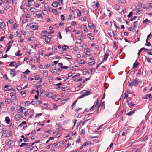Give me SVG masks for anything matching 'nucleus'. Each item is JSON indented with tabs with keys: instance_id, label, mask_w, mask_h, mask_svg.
I'll use <instances>...</instances> for the list:
<instances>
[{
	"instance_id": "f257e3e1",
	"label": "nucleus",
	"mask_w": 152,
	"mask_h": 152,
	"mask_svg": "<svg viewBox=\"0 0 152 152\" xmlns=\"http://www.w3.org/2000/svg\"><path fill=\"white\" fill-rule=\"evenodd\" d=\"M39 26L37 25L36 23H32L30 24V28L33 30H36L38 28Z\"/></svg>"
},
{
	"instance_id": "f03ea898",
	"label": "nucleus",
	"mask_w": 152,
	"mask_h": 152,
	"mask_svg": "<svg viewBox=\"0 0 152 152\" xmlns=\"http://www.w3.org/2000/svg\"><path fill=\"white\" fill-rule=\"evenodd\" d=\"M84 91L85 92H84L83 94H82L81 96H79V98L80 99L84 97L85 96L90 95L91 94L90 91H86L85 90H84Z\"/></svg>"
},
{
	"instance_id": "7ed1b4c3",
	"label": "nucleus",
	"mask_w": 152,
	"mask_h": 152,
	"mask_svg": "<svg viewBox=\"0 0 152 152\" xmlns=\"http://www.w3.org/2000/svg\"><path fill=\"white\" fill-rule=\"evenodd\" d=\"M34 17L37 16V18L41 19L42 18V15L39 13V12H36L34 13Z\"/></svg>"
},
{
	"instance_id": "20e7f679",
	"label": "nucleus",
	"mask_w": 152,
	"mask_h": 152,
	"mask_svg": "<svg viewBox=\"0 0 152 152\" xmlns=\"http://www.w3.org/2000/svg\"><path fill=\"white\" fill-rule=\"evenodd\" d=\"M10 74L12 76V77L16 76V71L15 69H11Z\"/></svg>"
},
{
	"instance_id": "39448f33",
	"label": "nucleus",
	"mask_w": 152,
	"mask_h": 152,
	"mask_svg": "<svg viewBox=\"0 0 152 152\" xmlns=\"http://www.w3.org/2000/svg\"><path fill=\"white\" fill-rule=\"evenodd\" d=\"M61 145H62V144L61 143L59 142V143H57L56 142V143H54V144H53V145L55 147H56L57 148H60L61 147Z\"/></svg>"
},
{
	"instance_id": "423d86ee",
	"label": "nucleus",
	"mask_w": 152,
	"mask_h": 152,
	"mask_svg": "<svg viewBox=\"0 0 152 152\" xmlns=\"http://www.w3.org/2000/svg\"><path fill=\"white\" fill-rule=\"evenodd\" d=\"M13 142L11 140H7L6 141L5 143L6 145H10L12 144Z\"/></svg>"
},
{
	"instance_id": "0eeeda50",
	"label": "nucleus",
	"mask_w": 152,
	"mask_h": 152,
	"mask_svg": "<svg viewBox=\"0 0 152 152\" xmlns=\"http://www.w3.org/2000/svg\"><path fill=\"white\" fill-rule=\"evenodd\" d=\"M132 82H133L134 85L136 86L138 84V80L137 79H136L133 80H132Z\"/></svg>"
},
{
	"instance_id": "6e6552de",
	"label": "nucleus",
	"mask_w": 152,
	"mask_h": 152,
	"mask_svg": "<svg viewBox=\"0 0 152 152\" xmlns=\"http://www.w3.org/2000/svg\"><path fill=\"white\" fill-rule=\"evenodd\" d=\"M151 94H149L146 95H145L142 98L143 99H147L150 97L151 96Z\"/></svg>"
},
{
	"instance_id": "1a4fd4ad",
	"label": "nucleus",
	"mask_w": 152,
	"mask_h": 152,
	"mask_svg": "<svg viewBox=\"0 0 152 152\" xmlns=\"http://www.w3.org/2000/svg\"><path fill=\"white\" fill-rule=\"evenodd\" d=\"M0 23H1L0 28L2 30H4L5 28V23H4L3 22H0Z\"/></svg>"
},
{
	"instance_id": "9d476101",
	"label": "nucleus",
	"mask_w": 152,
	"mask_h": 152,
	"mask_svg": "<svg viewBox=\"0 0 152 152\" xmlns=\"http://www.w3.org/2000/svg\"><path fill=\"white\" fill-rule=\"evenodd\" d=\"M10 96L12 97L14 100H15L16 99L15 97L16 94L13 93H11L10 94Z\"/></svg>"
},
{
	"instance_id": "9b49d317",
	"label": "nucleus",
	"mask_w": 152,
	"mask_h": 152,
	"mask_svg": "<svg viewBox=\"0 0 152 152\" xmlns=\"http://www.w3.org/2000/svg\"><path fill=\"white\" fill-rule=\"evenodd\" d=\"M35 57L37 59V61L39 62L40 61V56L37 54H35L34 55Z\"/></svg>"
},
{
	"instance_id": "f8f14e48",
	"label": "nucleus",
	"mask_w": 152,
	"mask_h": 152,
	"mask_svg": "<svg viewBox=\"0 0 152 152\" xmlns=\"http://www.w3.org/2000/svg\"><path fill=\"white\" fill-rule=\"evenodd\" d=\"M109 52L110 51L109 50H107L106 53H105V61L107 58Z\"/></svg>"
},
{
	"instance_id": "ddd939ff",
	"label": "nucleus",
	"mask_w": 152,
	"mask_h": 152,
	"mask_svg": "<svg viewBox=\"0 0 152 152\" xmlns=\"http://www.w3.org/2000/svg\"><path fill=\"white\" fill-rule=\"evenodd\" d=\"M58 5V2L56 1H55L54 2H53L52 4V6L54 7H57Z\"/></svg>"
},
{
	"instance_id": "4468645a",
	"label": "nucleus",
	"mask_w": 152,
	"mask_h": 152,
	"mask_svg": "<svg viewBox=\"0 0 152 152\" xmlns=\"http://www.w3.org/2000/svg\"><path fill=\"white\" fill-rule=\"evenodd\" d=\"M5 101L8 104H9L12 102V100L11 99L6 98L5 99Z\"/></svg>"
},
{
	"instance_id": "2eb2a0df",
	"label": "nucleus",
	"mask_w": 152,
	"mask_h": 152,
	"mask_svg": "<svg viewBox=\"0 0 152 152\" xmlns=\"http://www.w3.org/2000/svg\"><path fill=\"white\" fill-rule=\"evenodd\" d=\"M13 22V21L12 20L10 19L9 20L8 22H7V25H11L12 24Z\"/></svg>"
},
{
	"instance_id": "dca6fc26",
	"label": "nucleus",
	"mask_w": 152,
	"mask_h": 152,
	"mask_svg": "<svg viewBox=\"0 0 152 152\" xmlns=\"http://www.w3.org/2000/svg\"><path fill=\"white\" fill-rule=\"evenodd\" d=\"M43 75L45 77L47 76L48 75V71L47 70H45L43 72Z\"/></svg>"
},
{
	"instance_id": "f3484780",
	"label": "nucleus",
	"mask_w": 152,
	"mask_h": 152,
	"mask_svg": "<svg viewBox=\"0 0 152 152\" xmlns=\"http://www.w3.org/2000/svg\"><path fill=\"white\" fill-rule=\"evenodd\" d=\"M25 110L24 107H20V109H19V113H23V110Z\"/></svg>"
},
{
	"instance_id": "a211bd4d",
	"label": "nucleus",
	"mask_w": 152,
	"mask_h": 152,
	"mask_svg": "<svg viewBox=\"0 0 152 152\" xmlns=\"http://www.w3.org/2000/svg\"><path fill=\"white\" fill-rule=\"evenodd\" d=\"M5 120L7 123L9 124L10 122V120L8 117H6L5 118Z\"/></svg>"
},
{
	"instance_id": "6ab92c4d",
	"label": "nucleus",
	"mask_w": 152,
	"mask_h": 152,
	"mask_svg": "<svg viewBox=\"0 0 152 152\" xmlns=\"http://www.w3.org/2000/svg\"><path fill=\"white\" fill-rule=\"evenodd\" d=\"M43 14L45 15H47L48 14V12L47 10H43L42 11Z\"/></svg>"
},
{
	"instance_id": "aec40b11",
	"label": "nucleus",
	"mask_w": 152,
	"mask_h": 152,
	"mask_svg": "<svg viewBox=\"0 0 152 152\" xmlns=\"http://www.w3.org/2000/svg\"><path fill=\"white\" fill-rule=\"evenodd\" d=\"M15 64H16V62H15L12 61L10 63V64L9 65V66H13Z\"/></svg>"
},
{
	"instance_id": "412c9836",
	"label": "nucleus",
	"mask_w": 152,
	"mask_h": 152,
	"mask_svg": "<svg viewBox=\"0 0 152 152\" xmlns=\"http://www.w3.org/2000/svg\"><path fill=\"white\" fill-rule=\"evenodd\" d=\"M76 13L77 14V15L78 16H80L81 15V12L79 10H77L76 12Z\"/></svg>"
},
{
	"instance_id": "4be33fe9",
	"label": "nucleus",
	"mask_w": 152,
	"mask_h": 152,
	"mask_svg": "<svg viewBox=\"0 0 152 152\" xmlns=\"http://www.w3.org/2000/svg\"><path fill=\"white\" fill-rule=\"evenodd\" d=\"M4 106V103L1 102L0 103V111H1L2 110V106Z\"/></svg>"
},
{
	"instance_id": "5701e85b",
	"label": "nucleus",
	"mask_w": 152,
	"mask_h": 152,
	"mask_svg": "<svg viewBox=\"0 0 152 152\" xmlns=\"http://www.w3.org/2000/svg\"><path fill=\"white\" fill-rule=\"evenodd\" d=\"M128 86H130L132 87L134 85L132 81L131 82V83H130V82H128Z\"/></svg>"
},
{
	"instance_id": "b1692460",
	"label": "nucleus",
	"mask_w": 152,
	"mask_h": 152,
	"mask_svg": "<svg viewBox=\"0 0 152 152\" xmlns=\"http://www.w3.org/2000/svg\"><path fill=\"white\" fill-rule=\"evenodd\" d=\"M141 11V9L140 8H137L136 10V12L137 13H139Z\"/></svg>"
},
{
	"instance_id": "393cba45",
	"label": "nucleus",
	"mask_w": 152,
	"mask_h": 152,
	"mask_svg": "<svg viewBox=\"0 0 152 152\" xmlns=\"http://www.w3.org/2000/svg\"><path fill=\"white\" fill-rule=\"evenodd\" d=\"M150 22V21L148 20L147 19H146L145 20H144L143 23H148Z\"/></svg>"
},
{
	"instance_id": "a878e982",
	"label": "nucleus",
	"mask_w": 152,
	"mask_h": 152,
	"mask_svg": "<svg viewBox=\"0 0 152 152\" xmlns=\"http://www.w3.org/2000/svg\"><path fill=\"white\" fill-rule=\"evenodd\" d=\"M141 74V71L139 70H138V72L136 75V76L137 77H139Z\"/></svg>"
},
{
	"instance_id": "bb28decb",
	"label": "nucleus",
	"mask_w": 152,
	"mask_h": 152,
	"mask_svg": "<svg viewBox=\"0 0 152 152\" xmlns=\"http://www.w3.org/2000/svg\"><path fill=\"white\" fill-rule=\"evenodd\" d=\"M68 48V47L64 45L62 47V49L63 50H64V51H66L67 49Z\"/></svg>"
},
{
	"instance_id": "cd10ccee",
	"label": "nucleus",
	"mask_w": 152,
	"mask_h": 152,
	"mask_svg": "<svg viewBox=\"0 0 152 152\" xmlns=\"http://www.w3.org/2000/svg\"><path fill=\"white\" fill-rule=\"evenodd\" d=\"M21 62H19V63H18L16 64V65L15 66V68L16 69L18 66L21 65Z\"/></svg>"
},
{
	"instance_id": "c85d7f7f",
	"label": "nucleus",
	"mask_w": 152,
	"mask_h": 152,
	"mask_svg": "<svg viewBox=\"0 0 152 152\" xmlns=\"http://www.w3.org/2000/svg\"><path fill=\"white\" fill-rule=\"evenodd\" d=\"M26 121L22 122L19 126H21L24 125V124H26Z\"/></svg>"
},
{
	"instance_id": "c756f323",
	"label": "nucleus",
	"mask_w": 152,
	"mask_h": 152,
	"mask_svg": "<svg viewBox=\"0 0 152 152\" xmlns=\"http://www.w3.org/2000/svg\"><path fill=\"white\" fill-rule=\"evenodd\" d=\"M20 51L18 50L17 52L16 53L15 55L16 56H20L21 55V54H19Z\"/></svg>"
},
{
	"instance_id": "7c9ffc66",
	"label": "nucleus",
	"mask_w": 152,
	"mask_h": 152,
	"mask_svg": "<svg viewBox=\"0 0 152 152\" xmlns=\"http://www.w3.org/2000/svg\"><path fill=\"white\" fill-rule=\"evenodd\" d=\"M71 28L70 27H67L66 28V32L67 33L68 32H69V31L70 30V29Z\"/></svg>"
},
{
	"instance_id": "2f4dec72",
	"label": "nucleus",
	"mask_w": 152,
	"mask_h": 152,
	"mask_svg": "<svg viewBox=\"0 0 152 152\" xmlns=\"http://www.w3.org/2000/svg\"><path fill=\"white\" fill-rule=\"evenodd\" d=\"M127 134V131L124 132L122 133V135L123 136H126Z\"/></svg>"
},
{
	"instance_id": "473e14b6",
	"label": "nucleus",
	"mask_w": 152,
	"mask_h": 152,
	"mask_svg": "<svg viewBox=\"0 0 152 152\" xmlns=\"http://www.w3.org/2000/svg\"><path fill=\"white\" fill-rule=\"evenodd\" d=\"M39 79V75H36L35 79L36 80H37L38 79Z\"/></svg>"
},
{
	"instance_id": "72a5a7b5",
	"label": "nucleus",
	"mask_w": 152,
	"mask_h": 152,
	"mask_svg": "<svg viewBox=\"0 0 152 152\" xmlns=\"http://www.w3.org/2000/svg\"><path fill=\"white\" fill-rule=\"evenodd\" d=\"M32 148L35 151H37L38 149L37 148L36 146L32 147Z\"/></svg>"
},
{
	"instance_id": "f704fd0d",
	"label": "nucleus",
	"mask_w": 152,
	"mask_h": 152,
	"mask_svg": "<svg viewBox=\"0 0 152 152\" xmlns=\"http://www.w3.org/2000/svg\"><path fill=\"white\" fill-rule=\"evenodd\" d=\"M45 40L46 42L47 43H49L50 41V39L49 38H48V37H47V38H45Z\"/></svg>"
},
{
	"instance_id": "c9c22d12",
	"label": "nucleus",
	"mask_w": 152,
	"mask_h": 152,
	"mask_svg": "<svg viewBox=\"0 0 152 152\" xmlns=\"http://www.w3.org/2000/svg\"><path fill=\"white\" fill-rule=\"evenodd\" d=\"M51 72L52 73H54L56 72H57V71L56 69H54L52 70L51 71Z\"/></svg>"
},
{
	"instance_id": "e433bc0d",
	"label": "nucleus",
	"mask_w": 152,
	"mask_h": 152,
	"mask_svg": "<svg viewBox=\"0 0 152 152\" xmlns=\"http://www.w3.org/2000/svg\"><path fill=\"white\" fill-rule=\"evenodd\" d=\"M11 48V46H10V45H9L7 47V48L6 51V53H7V51H9L10 50Z\"/></svg>"
},
{
	"instance_id": "4c0bfd02",
	"label": "nucleus",
	"mask_w": 152,
	"mask_h": 152,
	"mask_svg": "<svg viewBox=\"0 0 152 152\" xmlns=\"http://www.w3.org/2000/svg\"><path fill=\"white\" fill-rule=\"evenodd\" d=\"M30 71L29 70L27 69L25 72H23V73L24 74H26L28 73H30Z\"/></svg>"
},
{
	"instance_id": "58836bf2",
	"label": "nucleus",
	"mask_w": 152,
	"mask_h": 152,
	"mask_svg": "<svg viewBox=\"0 0 152 152\" xmlns=\"http://www.w3.org/2000/svg\"><path fill=\"white\" fill-rule=\"evenodd\" d=\"M137 18L136 16H134V17L132 18H131L130 20L131 21H133V20H135L136 18Z\"/></svg>"
},
{
	"instance_id": "ea45409f",
	"label": "nucleus",
	"mask_w": 152,
	"mask_h": 152,
	"mask_svg": "<svg viewBox=\"0 0 152 152\" xmlns=\"http://www.w3.org/2000/svg\"><path fill=\"white\" fill-rule=\"evenodd\" d=\"M52 12L54 13H55V14L56 15H57L58 13V12H57V10H53V11Z\"/></svg>"
},
{
	"instance_id": "a19ab883",
	"label": "nucleus",
	"mask_w": 152,
	"mask_h": 152,
	"mask_svg": "<svg viewBox=\"0 0 152 152\" xmlns=\"http://www.w3.org/2000/svg\"><path fill=\"white\" fill-rule=\"evenodd\" d=\"M42 113H40L39 114H36L35 117H38L39 116H40L42 115Z\"/></svg>"
},
{
	"instance_id": "79ce46f5",
	"label": "nucleus",
	"mask_w": 152,
	"mask_h": 152,
	"mask_svg": "<svg viewBox=\"0 0 152 152\" xmlns=\"http://www.w3.org/2000/svg\"><path fill=\"white\" fill-rule=\"evenodd\" d=\"M146 42L147 44H146V45L147 46H149L151 45L150 42H148L147 39L146 40Z\"/></svg>"
},
{
	"instance_id": "37998d69",
	"label": "nucleus",
	"mask_w": 152,
	"mask_h": 152,
	"mask_svg": "<svg viewBox=\"0 0 152 152\" xmlns=\"http://www.w3.org/2000/svg\"><path fill=\"white\" fill-rule=\"evenodd\" d=\"M47 96L49 97H51L52 96V94L51 93H48L47 95Z\"/></svg>"
},
{
	"instance_id": "c03bdc74",
	"label": "nucleus",
	"mask_w": 152,
	"mask_h": 152,
	"mask_svg": "<svg viewBox=\"0 0 152 152\" xmlns=\"http://www.w3.org/2000/svg\"><path fill=\"white\" fill-rule=\"evenodd\" d=\"M26 143H22L21 145H20V147H22L23 146H26Z\"/></svg>"
},
{
	"instance_id": "a18cd8bd",
	"label": "nucleus",
	"mask_w": 152,
	"mask_h": 152,
	"mask_svg": "<svg viewBox=\"0 0 152 152\" xmlns=\"http://www.w3.org/2000/svg\"><path fill=\"white\" fill-rule=\"evenodd\" d=\"M61 19L62 20H65V18H64L65 17L64 15H61Z\"/></svg>"
},
{
	"instance_id": "49530a36",
	"label": "nucleus",
	"mask_w": 152,
	"mask_h": 152,
	"mask_svg": "<svg viewBox=\"0 0 152 152\" xmlns=\"http://www.w3.org/2000/svg\"><path fill=\"white\" fill-rule=\"evenodd\" d=\"M25 16L27 18H29L30 17L31 15L29 14L26 13V14Z\"/></svg>"
},
{
	"instance_id": "de8ad7c7",
	"label": "nucleus",
	"mask_w": 152,
	"mask_h": 152,
	"mask_svg": "<svg viewBox=\"0 0 152 152\" xmlns=\"http://www.w3.org/2000/svg\"><path fill=\"white\" fill-rule=\"evenodd\" d=\"M128 104L130 107L134 105V104H132L131 102L130 103L129 102H128Z\"/></svg>"
},
{
	"instance_id": "09e8293b",
	"label": "nucleus",
	"mask_w": 152,
	"mask_h": 152,
	"mask_svg": "<svg viewBox=\"0 0 152 152\" xmlns=\"http://www.w3.org/2000/svg\"><path fill=\"white\" fill-rule=\"evenodd\" d=\"M34 10H35V8H33V7H31L30 9V10L31 11V12H34Z\"/></svg>"
},
{
	"instance_id": "8fccbe9b",
	"label": "nucleus",
	"mask_w": 152,
	"mask_h": 152,
	"mask_svg": "<svg viewBox=\"0 0 152 152\" xmlns=\"http://www.w3.org/2000/svg\"><path fill=\"white\" fill-rule=\"evenodd\" d=\"M23 141L24 142H28L29 141V140L28 138H25L24 139Z\"/></svg>"
},
{
	"instance_id": "3c124183",
	"label": "nucleus",
	"mask_w": 152,
	"mask_h": 152,
	"mask_svg": "<svg viewBox=\"0 0 152 152\" xmlns=\"http://www.w3.org/2000/svg\"><path fill=\"white\" fill-rule=\"evenodd\" d=\"M46 35H43L41 36V38L42 39H45L46 38Z\"/></svg>"
},
{
	"instance_id": "603ef678",
	"label": "nucleus",
	"mask_w": 152,
	"mask_h": 152,
	"mask_svg": "<svg viewBox=\"0 0 152 152\" xmlns=\"http://www.w3.org/2000/svg\"><path fill=\"white\" fill-rule=\"evenodd\" d=\"M17 89L18 90H20L22 89V88L20 86H18L17 87Z\"/></svg>"
},
{
	"instance_id": "864d4df0",
	"label": "nucleus",
	"mask_w": 152,
	"mask_h": 152,
	"mask_svg": "<svg viewBox=\"0 0 152 152\" xmlns=\"http://www.w3.org/2000/svg\"><path fill=\"white\" fill-rule=\"evenodd\" d=\"M138 64L137 63H134L133 64V67H135V68L137 66Z\"/></svg>"
},
{
	"instance_id": "5fc2aeb1",
	"label": "nucleus",
	"mask_w": 152,
	"mask_h": 152,
	"mask_svg": "<svg viewBox=\"0 0 152 152\" xmlns=\"http://www.w3.org/2000/svg\"><path fill=\"white\" fill-rule=\"evenodd\" d=\"M35 87L36 88L38 89L40 88L41 87V85L40 84L38 85H36L35 86Z\"/></svg>"
},
{
	"instance_id": "6e6d98bb",
	"label": "nucleus",
	"mask_w": 152,
	"mask_h": 152,
	"mask_svg": "<svg viewBox=\"0 0 152 152\" xmlns=\"http://www.w3.org/2000/svg\"><path fill=\"white\" fill-rule=\"evenodd\" d=\"M133 14V12H130L129 13L128 15L127 16L128 17H131V15Z\"/></svg>"
},
{
	"instance_id": "4d7b16f0",
	"label": "nucleus",
	"mask_w": 152,
	"mask_h": 152,
	"mask_svg": "<svg viewBox=\"0 0 152 152\" xmlns=\"http://www.w3.org/2000/svg\"><path fill=\"white\" fill-rule=\"evenodd\" d=\"M133 114V113L132 112V111H131L130 112L128 113L127 114H126V115L129 116H130L131 114Z\"/></svg>"
},
{
	"instance_id": "13d9d810",
	"label": "nucleus",
	"mask_w": 152,
	"mask_h": 152,
	"mask_svg": "<svg viewBox=\"0 0 152 152\" xmlns=\"http://www.w3.org/2000/svg\"><path fill=\"white\" fill-rule=\"evenodd\" d=\"M58 4L61 5L63 4V1H59L58 2Z\"/></svg>"
},
{
	"instance_id": "bf43d9fd",
	"label": "nucleus",
	"mask_w": 152,
	"mask_h": 152,
	"mask_svg": "<svg viewBox=\"0 0 152 152\" xmlns=\"http://www.w3.org/2000/svg\"><path fill=\"white\" fill-rule=\"evenodd\" d=\"M58 107L57 106L56 104H54V109L55 110H57Z\"/></svg>"
},
{
	"instance_id": "052dcab7",
	"label": "nucleus",
	"mask_w": 152,
	"mask_h": 152,
	"mask_svg": "<svg viewBox=\"0 0 152 152\" xmlns=\"http://www.w3.org/2000/svg\"><path fill=\"white\" fill-rule=\"evenodd\" d=\"M77 100H75L74 102L72 104V107L75 104H76L77 101Z\"/></svg>"
},
{
	"instance_id": "680f3d73",
	"label": "nucleus",
	"mask_w": 152,
	"mask_h": 152,
	"mask_svg": "<svg viewBox=\"0 0 152 152\" xmlns=\"http://www.w3.org/2000/svg\"><path fill=\"white\" fill-rule=\"evenodd\" d=\"M89 80L88 78L84 80L83 81V82L84 83H86L88 80Z\"/></svg>"
},
{
	"instance_id": "e2e57ef3",
	"label": "nucleus",
	"mask_w": 152,
	"mask_h": 152,
	"mask_svg": "<svg viewBox=\"0 0 152 152\" xmlns=\"http://www.w3.org/2000/svg\"><path fill=\"white\" fill-rule=\"evenodd\" d=\"M77 142L78 143L80 142V136H79L77 138Z\"/></svg>"
},
{
	"instance_id": "0e129e2a",
	"label": "nucleus",
	"mask_w": 152,
	"mask_h": 152,
	"mask_svg": "<svg viewBox=\"0 0 152 152\" xmlns=\"http://www.w3.org/2000/svg\"><path fill=\"white\" fill-rule=\"evenodd\" d=\"M5 38V37L4 36L2 37L1 39H0V41H2Z\"/></svg>"
},
{
	"instance_id": "69168bd1",
	"label": "nucleus",
	"mask_w": 152,
	"mask_h": 152,
	"mask_svg": "<svg viewBox=\"0 0 152 152\" xmlns=\"http://www.w3.org/2000/svg\"><path fill=\"white\" fill-rule=\"evenodd\" d=\"M13 41H10L8 43L9 45H10V46L13 43Z\"/></svg>"
},
{
	"instance_id": "338daca9",
	"label": "nucleus",
	"mask_w": 152,
	"mask_h": 152,
	"mask_svg": "<svg viewBox=\"0 0 152 152\" xmlns=\"http://www.w3.org/2000/svg\"><path fill=\"white\" fill-rule=\"evenodd\" d=\"M20 117V115L19 114H17L16 115H15V118H18Z\"/></svg>"
},
{
	"instance_id": "774afa93",
	"label": "nucleus",
	"mask_w": 152,
	"mask_h": 152,
	"mask_svg": "<svg viewBox=\"0 0 152 152\" xmlns=\"http://www.w3.org/2000/svg\"><path fill=\"white\" fill-rule=\"evenodd\" d=\"M95 6L96 7H98L99 6V3H97L95 4Z\"/></svg>"
}]
</instances>
